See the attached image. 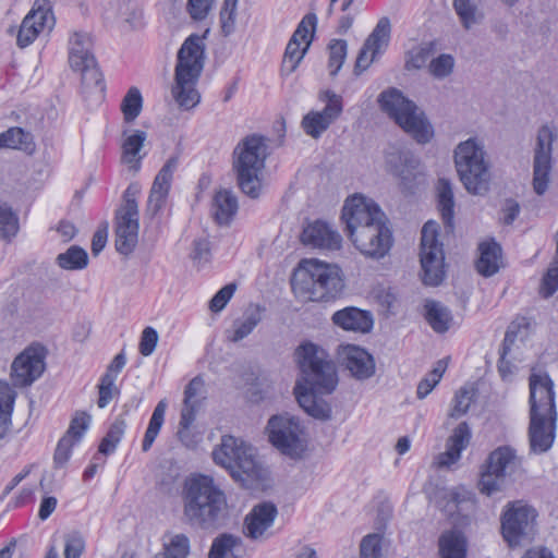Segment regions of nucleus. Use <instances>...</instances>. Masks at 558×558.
Here are the masks:
<instances>
[{
	"instance_id": "1",
	"label": "nucleus",
	"mask_w": 558,
	"mask_h": 558,
	"mask_svg": "<svg viewBox=\"0 0 558 558\" xmlns=\"http://www.w3.org/2000/svg\"><path fill=\"white\" fill-rule=\"evenodd\" d=\"M294 360L301 374L293 389L300 407L316 420H330L332 409L323 396L331 395L338 386L335 363L322 347L310 341L295 349Z\"/></svg>"
},
{
	"instance_id": "2",
	"label": "nucleus",
	"mask_w": 558,
	"mask_h": 558,
	"mask_svg": "<svg viewBox=\"0 0 558 558\" xmlns=\"http://www.w3.org/2000/svg\"><path fill=\"white\" fill-rule=\"evenodd\" d=\"M341 219L354 246L366 257H385L393 243L389 221L372 198L356 194L347 198Z\"/></svg>"
},
{
	"instance_id": "3",
	"label": "nucleus",
	"mask_w": 558,
	"mask_h": 558,
	"mask_svg": "<svg viewBox=\"0 0 558 558\" xmlns=\"http://www.w3.org/2000/svg\"><path fill=\"white\" fill-rule=\"evenodd\" d=\"M530 387L529 444L533 453L547 452L555 441L557 410L554 381L546 372L532 371Z\"/></svg>"
},
{
	"instance_id": "4",
	"label": "nucleus",
	"mask_w": 558,
	"mask_h": 558,
	"mask_svg": "<svg viewBox=\"0 0 558 558\" xmlns=\"http://www.w3.org/2000/svg\"><path fill=\"white\" fill-rule=\"evenodd\" d=\"M292 291L301 302H330L344 289L341 268L319 259H304L291 279Z\"/></svg>"
},
{
	"instance_id": "5",
	"label": "nucleus",
	"mask_w": 558,
	"mask_h": 558,
	"mask_svg": "<svg viewBox=\"0 0 558 558\" xmlns=\"http://www.w3.org/2000/svg\"><path fill=\"white\" fill-rule=\"evenodd\" d=\"M223 493L206 475L190 480L184 496V515L192 525L215 529L226 508Z\"/></svg>"
},
{
	"instance_id": "6",
	"label": "nucleus",
	"mask_w": 558,
	"mask_h": 558,
	"mask_svg": "<svg viewBox=\"0 0 558 558\" xmlns=\"http://www.w3.org/2000/svg\"><path fill=\"white\" fill-rule=\"evenodd\" d=\"M203 59L204 48L199 37L186 38L178 52L174 84L171 88L173 99L182 109H192L201 100L196 84L204 68Z\"/></svg>"
},
{
	"instance_id": "7",
	"label": "nucleus",
	"mask_w": 558,
	"mask_h": 558,
	"mask_svg": "<svg viewBox=\"0 0 558 558\" xmlns=\"http://www.w3.org/2000/svg\"><path fill=\"white\" fill-rule=\"evenodd\" d=\"M268 156L266 137L251 134L243 137L234 147L232 169L241 191L256 198L262 190V174Z\"/></svg>"
},
{
	"instance_id": "8",
	"label": "nucleus",
	"mask_w": 558,
	"mask_h": 558,
	"mask_svg": "<svg viewBox=\"0 0 558 558\" xmlns=\"http://www.w3.org/2000/svg\"><path fill=\"white\" fill-rule=\"evenodd\" d=\"M380 109L417 143H428L434 131L423 111L397 88H389L378 97Z\"/></svg>"
},
{
	"instance_id": "9",
	"label": "nucleus",
	"mask_w": 558,
	"mask_h": 558,
	"mask_svg": "<svg viewBox=\"0 0 558 558\" xmlns=\"http://www.w3.org/2000/svg\"><path fill=\"white\" fill-rule=\"evenodd\" d=\"M214 461L229 471L235 482L250 488L260 477V466L254 449L233 436H223L213 451Z\"/></svg>"
},
{
	"instance_id": "10",
	"label": "nucleus",
	"mask_w": 558,
	"mask_h": 558,
	"mask_svg": "<svg viewBox=\"0 0 558 558\" xmlns=\"http://www.w3.org/2000/svg\"><path fill=\"white\" fill-rule=\"evenodd\" d=\"M92 49L90 36L87 33L74 32L69 39V64L81 74L82 93L102 99L105 81Z\"/></svg>"
},
{
	"instance_id": "11",
	"label": "nucleus",
	"mask_w": 558,
	"mask_h": 558,
	"mask_svg": "<svg viewBox=\"0 0 558 558\" xmlns=\"http://www.w3.org/2000/svg\"><path fill=\"white\" fill-rule=\"evenodd\" d=\"M454 162L468 192L478 195L487 191L489 175L482 142L471 137L460 143L454 150Z\"/></svg>"
},
{
	"instance_id": "12",
	"label": "nucleus",
	"mask_w": 558,
	"mask_h": 558,
	"mask_svg": "<svg viewBox=\"0 0 558 558\" xmlns=\"http://www.w3.org/2000/svg\"><path fill=\"white\" fill-rule=\"evenodd\" d=\"M536 510L517 500L508 502L500 518L501 534L510 547L521 545L523 542H531L535 534Z\"/></svg>"
},
{
	"instance_id": "13",
	"label": "nucleus",
	"mask_w": 558,
	"mask_h": 558,
	"mask_svg": "<svg viewBox=\"0 0 558 558\" xmlns=\"http://www.w3.org/2000/svg\"><path fill=\"white\" fill-rule=\"evenodd\" d=\"M268 437L271 445L281 453L292 459L301 458L305 450L303 427L300 420L289 414L274 415L267 424Z\"/></svg>"
},
{
	"instance_id": "14",
	"label": "nucleus",
	"mask_w": 558,
	"mask_h": 558,
	"mask_svg": "<svg viewBox=\"0 0 558 558\" xmlns=\"http://www.w3.org/2000/svg\"><path fill=\"white\" fill-rule=\"evenodd\" d=\"M421 266L423 282L427 286H438L445 277V254L442 244L438 241V223L429 220L422 228Z\"/></svg>"
},
{
	"instance_id": "15",
	"label": "nucleus",
	"mask_w": 558,
	"mask_h": 558,
	"mask_svg": "<svg viewBox=\"0 0 558 558\" xmlns=\"http://www.w3.org/2000/svg\"><path fill=\"white\" fill-rule=\"evenodd\" d=\"M556 137V128L551 124L541 126L537 132L533 161V190L537 195H543L548 189L553 143Z\"/></svg>"
},
{
	"instance_id": "16",
	"label": "nucleus",
	"mask_w": 558,
	"mask_h": 558,
	"mask_svg": "<svg viewBox=\"0 0 558 558\" xmlns=\"http://www.w3.org/2000/svg\"><path fill=\"white\" fill-rule=\"evenodd\" d=\"M316 24L317 16L314 13H308L302 19L286 47L281 64L282 74L290 75L296 70L312 43Z\"/></svg>"
},
{
	"instance_id": "17",
	"label": "nucleus",
	"mask_w": 558,
	"mask_h": 558,
	"mask_svg": "<svg viewBox=\"0 0 558 558\" xmlns=\"http://www.w3.org/2000/svg\"><path fill=\"white\" fill-rule=\"evenodd\" d=\"M45 349L31 345L21 352L11 365V380L15 387L31 386L44 373Z\"/></svg>"
},
{
	"instance_id": "18",
	"label": "nucleus",
	"mask_w": 558,
	"mask_h": 558,
	"mask_svg": "<svg viewBox=\"0 0 558 558\" xmlns=\"http://www.w3.org/2000/svg\"><path fill=\"white\" fill-rule=\"evenodd\" d=\"M326 106L322 111H310L302 120L305 133L313 138H318L333 121L341 114L343 106L341 96L326 90L319 96Z\"/></svg>"
},
{
	"instance_id": "19",
	"label": "nucleus",
	"mask_w": 558,
	"mask_h": 558,
	"mask_svg": "<svg viewBox=\"0 0 558 558\" xmlns=\"http://www.w3.org/2000/svg\"><path fill=\"white\" fill-rule=\"evenodd\" d=\"M138 211L134 205L119 208L116 214V248L120 254H131L138 242Z\"/></svg>"
},
{
	"instance_id": "20",
	"label": "nucleus",
	"mask_w": 558,
	"mask_h": 558,
	"mask_svg": "<svg viewBox=\"0 0 558 558\" xmlns=\"http://www.w3.org/2000/svg\"><path fill=\"white\" fill-rule=\"evenodd\" d=\"M391 24L387 16L381 17L366 38L355 62V73L366 70L387 47L390 40Z\"/></svg>"
},
{
	"instance_id": "21",
	"label": "nucleus",
	"mask_w": 558,
	"mask_h": 558,
	"mask_svg": "<svg viewBox=\"0 0 558 558\" xmlns=\"http://www.w3.org/2000/svg\"><path fill=\"white\" fill-rule=\"evenodd\" d=\"M177 167L178 158L171 157L157 173L147 199L146 213L149 216L155 217L166 206Z\"/></svg>"
},
{
	"instance_id": "22",
	"label": "nucleus",
	"mask_w": 558,
	"mask_h": 558,
	"mask_svg": "<svg viewBox=\"0 0 558 558\" xmlns=\"http://www.w3.org/2000/svg\"><path fill=\"white\" fill-rule=\"evenodd\" d=\"M339 360L351 376L357 380H365L375 374L374 357L364 349L347 344L339 350Z\"/></svg>"
},
{
	"instance_id": "23",
	"label": "nucleus",
	"mask_w": 558,
	"mask_h": 558,
	"mask_svg": "<svg viewBox=\"0 0 558 558\" xmlns=\"http://www.w3.org/2000/svg\"><path fill=\"white\" fill-rule=\"evenodd\" d=\"M301 240L303 244L314 248L337 251L341 247L342 238L327 222L317 220L304 228Z\"/></svg>"
},
{
	"instance_id": "24",
	"label": "nucleus",
	"mask_w": 558,
	"mask_h": 558,
	"mask_svg": "<svg viewBox=\"0 0 558 558\" xmlns=\"http://www.w3.org/2000/svg\"><path fill=\"white\" fill-rule=\"evenodd\" d=\"M278 514L276 506L271 502H262L255 506L245 518V533L252 539L263 537L272 526Z\"/></svg>"
},
{
	"instance_id": "25",
	"label": "nucleus",
	"mask_w": 558,
	"mask_h": 558,
	"mask_svg": "<svg viewBox=\"0 0 558 558\" xmlns=\"http://www.w3.org/2000/svg\"><path fill=\"white\" fill-rule=\"evenodd\" d=\"M386 169L391 174L403 181L414 175L418 161L410 151L401 150L398 147H390L385 155Z\"/></svg>"
},
{
	"instance_id": "26",
	"label": "nucleus",
	"mask_w": 558,
	"mask_h": 558,
	"mask_svg": "<svg viewBox=\"0 0 558 558\" xmlns=\"http://www.w3.org/2000/svg\"><path fill=\"white\" fill-rule=\"evenodd\" d=\"M471 439V430L465 422L460 423L448 439L447 450L437 458L439 468L450 466L456 463L463 449H465Z\"/></svg>"
},
{
	"instance_id": "27",
	"label": "nucleus",
	"mask_w": 558,
	"mask_h": 558,
	"mask_svg": "<svg viewBox=\"0 0 558 558\" xmlns=\"http://www.w3.org/2000/svg\"><path fill=\"white\" fill-rule=\"evenodd\" d=\"M332 322L340 328L355 332H368L373 327V317L369 312L357 307H345L332 315Z\"/></svg>"
},
{
	"instance_id": "28",
	"label": "nucleus",
	"mask_w": 558,
	"mask_h": 558,
	"mask_svg": "<svg viewBox=\"0 0 558 558\" xmlns=\"http://www.w3.org/2000/svg\"><path fill=\"white\" fill-rule=\"evenodd\" d=\"M48 11L41 7L32 10L22 21L21 27L17 33V45L21 48L29 46L44 31L48 22Z\"/></svg>"
},
{
	"instance_id": "29",
	"label": "nucleus",
	"mask_w": 558,
	"mask_h": 558,
	"mask_svg": "<svg viewBox=\"0 0 558 558\" xmlns=\"http://www.w3.org/2000/svg\"><path fill=\"white\" fill-rule=\"evenodd\" d=\"M487 466L492 472L501 476H510L521 468V459L508 446L498 447L488 457Z\"/></svg>"
},
{
	"instance_id": "30",
	"label": "nucleus",
	"mask_w": 558,
	"mask_h": 558,
	"mask_svg": "<svg viewBox=\"0 0 558 558\" xmlns=\"http://www.w3.org/2000/svg\"><path fill=\"white\" fill-rule=\"evenodd\" d=\"M204 389V380L196 376L185 387L184 400L181 411L180 426L187 429L195 420V413L201 404V395Z\"/></svg>"
},
{
	"instance_id": "31",
	"label": "nucleus",
	"mask_w": 558,
	"mask_h": 558,
	"mask_svg": "<svg viewBox=\"0 0 558 558\" xmlns=\"http://www.w3.org/2000/svg\"><path fill=\"white\" fill-rule=\"evenodd\" d=\"M480 257L476 260V269L484 277L495 275L501 265V247L495 241L480 244Z\"/></svg>"
},
{
	"instance_id": "32",
	"label": "nucleus",
	"mask_w": 558,
	"mask_h": 558,
	"mask_svg": "<svg viewBox=\"0 0 558 558\" xmlns=\"http://www.w3.org/2000/svg\"><path fill=\"white\" fill-rule=\"evenodd\" d=\"M238 211L236 196L228 190H220L214 196L213 215L219 225H229Z\"/></svg>"
},
{
	"instance_id": "33",
	"label": "nucleus",
	"mask_w": 558,
	"mask_h": 558,
	"mask_svg": "<svg viewBox=\"0 0 558 558\" xmlns=\"http://www.w3.org/2000/svg\"><path fill=\"white\" fill-rule=\"evenodd\" d=\"M440 558H465L466 538L459 531H447L438 539Z\"/></svg>"
},
{
	"instance_id": "34",
	"label": "nucleus",
	"mask_w": 558,
	"mask_h": 558,
	"mask_svg": "<svg viewBox=\"0 0 558 558\" xmlns=\"http://www.w3.org/2000/svg\"><path fill=\"white\" fill-rule=\"evenodd\" d=\"M452 2L453 9L464 29L470 31L484 20L481 0H452Z\"/></svg>"
},
{
	"instance_id": "35",
	"label": "nucleus",
	"mask_w": 558,
	"mask_h": 558,
	"mask_svg": "<svg viewBox=\"0 0 558 558\" xmlns=\"http://www.w3.org/2000/svg\"><path fill=\"white\" fill-rule=\"evenodd\" d=\"M436 191L437 205L441 214L444 223L448 229H452L454 214V196L450 181L445 178L439 179L436 185Z\"/></svg>"
},
{
	"instance_id": "36",
	"label": "nucleus",
	"mask_w": 558,
	"mask_h": 558,
	"mask_svg": "<svg viewBox=\"0 0 558 558\" xmlns=\"http://www.w3.org/2000/svg\"><path fill=\"white\" fill-rule=\"evenodd\" d=\"M425 318L434 331L444 333L449 330L453 318L448 307L439 302L428 301L425 304Z\"/></svg>"
},
{
	"instance_id": "37",
	"label": "nucleus",
	"mask_w": 558,
	"mask_h": 558,
	"mask_svg": "<svg viewBox=\"0 0 558 558\" xmlns=\"http://www.w3.org/2000/svg\"><path fill=\"white\" fill-rule=\"evenodd\" d=\"M242 551L241 537L232 534H222L214 541L209 558H238Z\"/></svg>"
},
{
	"instance_id": "38",
	"label": "nucleus",
	"mask_w": 558,
	"mask_h": 558,
	"mask_svg": "<svg viewBox=\"0 0 558 558\" xmlns=\"http://www.w3.org/2000/svg\"><path fill=\"white\" fill-rule=\"evenodd\" d=\"M146 137V132L136 130L133 134L129 135L122 144V161L135 171L140 168V160L142 157L138 156V153L141 151Z\"/></svg>"
},
{
	"instance_id": "39",
	"label": "nucleus",
	"mask_w": 558,
	"mask_h": 558,
	"mask_svg": "<svg viewBox=\"0 0 558 558\" xmlns=\"http://www.w3.org/2000/svg\"><path fill=\"white\" fill-rule=\"evenodd\" d=\"M16 393L12 387L0 380V439L3 438L11 425V414Z\"/></svg>"
},
{
	"instance_id": "40",
	"label": "nucleus",
	"mask_w": 558,
	"mask_h": 558,
	"mask_svg": "<svg viewBox=\"0 0 558 558\" xmlns=\"http://www.w3.org/2000/svg\"><path fill=\"white\" fill-rule=\"evenodd\" d=\"M190 554V539L184 534L170 535L163 542V550L155 558H186Z\"/></svg>"
},
{
	"instance_id": "41",
	"label": "nucleus",
	"mask_w": 558,
	"mask_h": 558,
	"mask_svg": "<svg viewBox=\"0 0 558 558\" xmlns=\"http://www.w3.org/2000/svg\"><path fill=\"white\" fill-rule=\"evenodd\" d=\"M33 146V135L21 128H10L0 133V148L31 149Z\"/></svg>"
},
{
	"instance_id": "42",
	"label": "nucleus",
	"mask_w": 558,
	"mask_h": 558,
	"mask_svg": "<svg viewBox=\"0 0 558 558\" xmlns=\"http://www.w3.org/2000/svg\"><path fill=\"white\" fill-rule=\"evenodd\" d=\"M57 264L66 270L84 269L88 264V255L84 248L73 245L57 256Z\"/></svg>"
},
{
	"instance_id": "43",
	"label": "nucleus",
	"mask_w": 558,
	"mask_h": 558,
	"mask_svg": "<svg viewBox=\"0 0 558 558\" xmlns=\"http://www.w3.org/2000/svg\"><path fill=\"white\" fill-rule=\"evenodd\" d=\"M125 428V420L122 416H118L109 427L106 436L102 438L98 448L99 452L106 456L114 452L122 436L124 435Z\"/></svg>"
},
{
	"instance_id": "44",
	"label": "nucleus",
	"mask_w": 558,
	"mask_h": 558,
	"mask_svg": "<svg viewBox=\"0 0 558 558\" xmlns=\"http://www.w3.org/2000/svg\"><path fill=\"white\" fill-rule=\"evenodd\" d=\"M143 108V97L137 87H131L121 101V111L124 121L133 122L141 113Z\"/></svg>"
},
{
	"instance_id": "45",
	"label": "nucleus",
	"mask_w": 558,
	"mask_h": 558,
	"mask_svg": "<svg viewBox=\"0 0 558 558\" xmlns=\"http://www.w3.org/2000/svg\"><path fill=\"white\" fill-rule=\"evenodd\" d=\"M476 390L473 386H463L454 395L449 415L453 418L463 416L470 409L475 398Z\"/></svg>"
},
{
	"instance_id": "46",
	"label": "nucleus",
	"mask_w": 558,
	"mask_h": 558,
	"mask_svg": "<svg viewBox=\"0 0 558 558\" xmlns=\"http://www.w3.org/2000/svg\"><path fill=\"white\" fill-rule=\"evenodd\" d=\"M262 320V316L259 313V308L256 307L252 312L246 313L241 320H236L233 324V335L230 337V340L233 342H238L245 337H247L254 328Z\"/></svg>"
},
{
	"instance_id": "47",
	"label": "nucleus",
	"mask_w": 558,
	"mask_h": 558,
	"mask_svg": "<svg viewBox=\"0 0 558 558\" xmlns=\"http://www.w3.org/2000/svg\"><path fill=\"white\" fill-rule=\"evenodd\" d=\"M20 229L19 218L7 204H0V238L10 241Z\"/></svg>"
},
{
	"instance_id": "48",
	"label": "nucleus",
	"mask_w": 558,
	"mask_h": 558,
	"mask_svg": "<svg viewBox=\"0 0 558 558\" xmlns=\"http://www.w3.org/2000/svg\"><path fill=\"white\" fill-rule=\"evenodd\" d=\"M446 368L447 364L445 361L439 360L435 367L427 374V376L421 379L416 389V396L418 399H424L432 392V390L440 381Z\"/></svg>"
},
{
	"instance_id": "49",
	"label": "nucleus",
	"mask_w": 558,
	"mask_h": 558,
	"mask_svg": "<svg viewBox=\"0 0 558 558\" xmlns=\"http://www.w3.org/2000/svg\"><path fill=\"white\" fill-rule=\"evenodd\" d=\"M329 49V61L328 68L331 76L337 75L341 69L345 58L348 44L343 39H332L328 46Z\"/></svg>"
},
{
	"instance_id": "50",
	"label": "nucleus",
	"mask_w": 558,
	"mask_h": 558,
	"mask_svg": "<svg viewBox=\"0 0 558 558\" xmlns=\"http://www.w3.org/2000/svg\"><path fill=\"white\" fill-rule=\"evenodd\" d=\"M558 290V260H553L546 272L544 274L541 286H539V294L548 299L554 295V293Z\"/></svg>"
},
{
	"instance_id": "51",
	"label": "nucleus",
	"mask_w": 558,
	"mask_h": 558,
	"mask_svg": "<svg viewBox=\"0 0 558 558\" xmlns=\"http://www.w3.org/2000/svg\"><path fill=\"white\" fill-rule=\"evenodd\" d=\"M454 68V59L451 54L442 53L429 63V72L436 78L449 76Z\"/></svg>"
},
{
	"instance_id": "52",
	"label": "nucleus",
	"mask_w": 558,
	"mask_h": 558,
	"mask_svg": "<svg viewBox=\"0 0 558 558\" xmlns=\"http://www.w3.org/2000/svg\"><path fill=\"white\" fill-rule=\"evenodd\" d=\"M504 477L505 476H501L500 474L492 472L487 466L486 471L482 473L478 482L481 493L490 496L494 493L501 490Z\"/></svg>"
},
{
	"instance_id": "53",
	"label": "nucleus",
	"mask_w": 558,
	"mask_h": 558,
	"mask_svg": "<svg viewBox=\"0 0 558 558\" xmlns=\"http://www.w3.org/2000/svg\"><path fill=\"white\" fill-rule=\"evenodd\" d=\"M90 415L86 412H76L64 436H69L75 442L80 441L90 424Z\"/></svg>"
},
{
	"instance_id": "54",
	"label": "nucleus",
	"mask_w": 558,
	"mask_h": 558,
	"mask_svg": "<svg viewBox=\"0 0 558 558\" xmlns=\"http://www.w3.org/2000/svg\"><path fill=\"white\" fill-rule=\"evenodd\" d=\"M381 539L379 534H368L363 537L360 545L362 558H380L381 557Z\"/></svg>"
},
{
	"instance_id": "55",
	"label": "nucleus",
	"mask_w": 558,
	"mask_h": 558,
	"mask_svg": "<svg viewBox=\"0 0 558 558\" xmlns=\"http://www.w3.org/2000/svg\"><path fill=\"white\" fill-rule=\"evenodd\" d=\"M85 550V539L78 532L65 535L64 558H80Z\"/></svg>"
},
{
	"instance_id": "56",
	"label": "nucleus",
	"mask_w": 558,
	"mask_h": 558,
	"mask_svg": "<svg viewBox=\"0 0 558 558\" xmlns=\"http://www.w3.org/2000/svg\"><path fill=\"white\" fill-rule=\"evenodd\" d=\"M216 0H187V12L195 21L207 17L215 5Z\"/></svg>"
},
{
	"instance_id": "57",
	"label": "nucleus",
	"mask_w": 558,
	"mask_h": 558,
	"mask_svg": "<svg viewBox=\"0 0 558 558\" xmlns=\"http://www.w3.org/2000/svg\"><path fill=\"white\" fill-rule=\"evenodd\" d=\"M236 284L233 282L226 284L213 296L209 302V308L216 313L222 311L234 294Z\"/></svg>"
},
{
	"instance_id": "58",
	"label": "nucleus",
	"mask_w": 558,
	"mask_h": 558,
	"mask_svg": "<svg viewBox=\"0 0 558 558\" xmlns=\"http://www.w3.org/2000/svg\"><path fill=\"white\" fill-rule=\"evenodd\" d=\"M158 342V333L153 327H146L141 337L140 352L144 356H149L156 349Z\"/></svg>"
},
{
	"instance_id": "59",
	"label": "nucleus",
	"mask_w": 558,
	"mask_h": 558,
	"mask_svg": "<svg viewBox=\"0 0 558 558\" xmlns=\"http://www.w3.org/2000/svg\"><path fill=\"white\" fill-rule=\"evenodd\" d=\"M74 442L75 441L69 436H63L59 440L53 456L54 462L57 464L62 465L69 460Z\"/></svg>"
},
{
	"instance_id": "60",
	"label": "nucleus",
	"mask_w": 558,
	"mask_h": 558,
	"mask_svg": "<svg viewBox=\"0 0 558 558\" xmlns=\"http://www.w3.org/2000/svg\"><path fill=\"white\" fill-rule=\"evenodd\" d=\"M236 7V0H225L223 7L220 11V20L222 29L225 33H229V29L233 24V15Z\"/></svg>"
},
{
	"instance_id": "61",
	"label": "nucleus",
	"mask_w": 558,
	"mask_h": 558,
	"mask_svg": "<svg viewBox=\"0 0 558 558\" xmlns=\"http://www.w3.org/2000/svg\"><path fill=\"white\" fill-rule=\"evenodd\" d=\"M166 409H167V402L165 400L159 401L153 412L150 420H149L148 427H147L148 429L160 432L161 426L165 421Z\"/></svg>"
},
{
	"instance_id": "62",
	"label": "nucleus",
	"mask_w": 558,
	"mask_h": 558,
	"mask_svg": "<svg viewBox=\"0 0 558 558\" xmlns=\"http://www.w3.org/2000/svg\"><path fill=\"white\" fill-rule=\"evenodd\" d=\"M210 247L209 242L206 238L195 239L193 242V258L197 260H207L209 256Z\"/></svg>"
},
{
	"instance_id": "63",
	"label": "nucleus",
	"mask_w": 558,
	"mask_h": 558,
	"mask_svg": "<svg viewBox=\"0 0 558 558\" xmlns=\"http://www.w3.org/2000/svg\"><path fill=\"white\" fill-rule=\"evenodd\" d=\"M502 222L507 226L511 225L520 214V205L513 199H507L502 208Z\"/></svg>"
},
{
	"instance_id": "64",
	"label": "nucleus",
	"mask_w": 558,
	"mask_h": 558,
	"mask_svg": "<svg viewBox=\"0 0 558 558\" xmlns=\"http://www.w3.org/2000/svg\"><path fill=\"white\" fill-rule=\"evenodd\" d=\"M108 238L107 228L98 229L92 240V253L97 256L106 246Z\"/></svg>"
}]
</instances>
